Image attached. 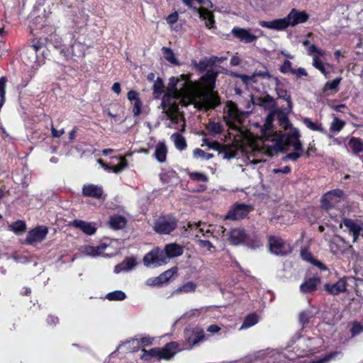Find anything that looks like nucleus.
I'll list each match as a JSON object with an SVG mask.
<instances>
[{"label":"nucleus","mask_w":363,"mask_h":363,"mask_svg":"<svg viewBox=\"0 0 363 363\" xmlns=\"http://www.w3.org/2000/svg\"><path fill=\"white\" fill-rule=\"evenodd\" d=\"M7 79L6 77H0V109L3 106L6 101V86Z\"/></svg>","instance_id":"51"},{"label":"nucleus","mask_w":363,"mask_h":363,"mask_svg":"<svg viewBox=\"0 0 363 363\" xmlns=\"http://www.w3.org/2000/svg\"><path fill=\"white\" fill-rule=\"evenodd\" d=\"M238 110L235 107H230L228 108L226 115L223 116V121L227 125L230 126L238 118Z\"/></svg>","instance_id":"39"},{"label":"nucleus","mask_w":363,"mask_h":363,"mask_svg":"<svg viewBox=\"0 0 363 363\" xmlns=\"http://www.w3.org/2000/svg\"><path fill=\"white\" fill-rule=\"evenodd\" d=\"M325 290L331 294L337 295L341 292H344L347 289L346 281L340 279L333 284H326L325 285Z\"/></svg>","instance_id":"24"},{"label":"nucleus","mask_w":363,"mask_h":363,"mask_svg":"<svg viewBox=\"0 0 363 363\" xmlns=\"http://www.w3.org/2000/svg\"><path fill=\"white\" fill-rule=\"evenodd\" d=\"M220 103V97L214 93H206L202 96L201 105L206 111L215 108Z\"/></svg>","instance_id":"19"},{"label":"nucleus","mask_w":363,"mask_h":363,"mask_svg":"<svg viewBox=\"0 0 363 363\" xmlns=\"http://www.w3.org/2000/svg\"><path fill=\"white\" fill-rule=\"evenodd\" d=\"M189 176L191 180L195 182H207L208 180V177L201 172H191Z\"/></svg>","instance_id":"56"},{"label":"nucleus","mask_w":363,"mask_h":363,"mask_svg":"<svg viewBox=\"0 0 363 363\" xmlns=\"http://www.w3.org/2000/svg\"><path fill=\"white\" fill-rule=\"evenodd\" d=\"M233 37L243 43H252L256 41L259 35H257L250 32V29H246L238 26H235L231 30Z\"/></svg>","instance_id":"13"},{"label":"nucleus","mask_w":363,"mask_h":363,"mask_svg":"<svg viewBox=\"0 0 363 363\" xmlns=\"http://www.w3.org/2000/svg\"><path fill=\"white\" fill-rule=\"evenodd\" d=\"M223 155V159L230 160L235 157V152L230 146L221 144V147L218 150Z\"/></svg>","instance_id":"45"},{"label":"nucleus","mask_w":363,"mask_h":363,"mask_svg":"<svg viewBox=\"0 0 363 363\" xmlns=\"http://www.w3.org/2000/svg\"><path fill=\"white\" fill-rule=\"evenodd\" d=\"M167 147L164 142L160 141L155 147L154 152L155 158L160 163H164L167 160Z\"/></svg>","instance_id":"27"},{"label":"nucleus","mask_w":363,"mask_h":363,"mask_svg":"<svg viewBox=\"0 0 363 363\" xmlns=\"http://www.w3.org/2000/svg\"><path fill=\"white\" fill-rule=\"evenodd\" d=\"M343 224L347 228H348L350 233L352 234L353 238L352 242H357L359 237L362 227L350 218H345L343 220Z\"/></svg>","instance_id":"23"},{"label":"nucleus","mask_w":363,"mask_h":363,"mask_svg":"<svg viewBox=\"0 0 363 363\" xmlns=\"http://www.w3.org/2000/svg\"><path fill=\"white\" fill-rule=\"evenodd\" d=\"M136 260L134 257H126L120 264L116 266L115 270L118 272L121 270H130L136 265Z\"/></svg>","instance_id":"37"},{"label":"nucleus","mask_w":363,"mask_h":363,"mask_svg":"<svg viewBox=\"0 0 363 363\" xmlns=\"http://www.w3.org/2000/svg\"><path fill=\"white\" fill-rule=\"evenodd\" d=\"M301 256L303 260H306L310 263L312 262L314 257L311 252L308 251L306 248H302L301 250Z\"/></svg>","instance_id":"61"},{"label":"nucleus","mask_w":363,"mask_h":363,"mask_svg":"<svg viewBox=\"0 0 363 363\" xmlns=\"http://www.w3.org/2000/svg\"><path fill=\"white\" fill-rule=\"evenodd\" d=\"M127 224L126 218L118 214H114L109 218L108 225L113 230H121L125 227Z\"/></svg>","instance_id":"25"},{"label":"nucleus","mask_w":363,"mask_h":363,"mask_svg":"<svg viewBox=\"0 0 363 363\" xmlns=\"http://www.w3.org/2000/svg\"><path fill=\"white\" fill-rule=\"evenodd\" d=\"M320 281V276L314 274L312 277L304 279L299 286V290L303 294H313L317 291Z\"/></svg>","instance_id":"14"},{"label":"nucleus","mask_w":363,"mask_h":363,"mask_svg":"<svg viewBox=\"0 0 363 363\" xmlns=\"http://www.w3.org/2000/svg\"><path fill=\"white\" fill-rule=\"evenodd\" d=\"M175 99H181L180 97H179V96H177L175 94H170L169 92H166L164 96H162V102H161V106L163 110H165L168 106L171 105L172 104H173L174 102L172 101V100Z\"/></svg>","instance_id":"43"},{"label":"nucleus","mask_w":363,"mask_h":363,"mask_svg":"<svg viewBox=\"0 0 363 363\" xmlns=\"http://www.w3.org/2000/svg\"><path fill=\"white\" fill-rule=\"evenodd\" d=\"M142 352L141 359L144 361H150L152 359L158 360V347L151 348L149 350L143 349Z\"/></svg>","instance_id":"42"},{"label":"nucleus","mask_w":363,"mask_h":363,"mask_svg":"<svg viewBox=\"0 0 363 363\" xmlns=\"http://www.w3.org/2000/svg\"><path fill=\"white\" fill-rule=\"evenodd\" d=\"M70 225L81 230L86 235H94L96 231V228L91 223L82 220L75 219L70 223Z\"/></svg>","instance_id":"22"},{"label":"nucleus","mask_w":363,"mask_h":363,"mask_svg":"<svg viewBox=\"0 0 363 363\" xmlns=\"http://www.w3.org/2000/svg\"><path fill=\"white\" fill-rule=\"evenodd\" d=\"M182 253L183 248L180 245L175 243L168 244L165 246L164 252L155 248L147 253L143 257V262L146 266H161L167 263V258L178 257Z\"/></svg>","instance_id":"2"},{"label":"nucleus","mask_w":363,"mask_h":363,"mask_svg":"<svg viewBox=\"0 0 363 363\" xmlns=\"http://www.w3.org/2000/svg\"><path fill=\"white\" fill-rule=\"evenodd\" d=\"M244 243L252 248H256L261 245L260 240L255 233L252 235L247 234V238Z\"/></svg>","instance_id":"48"},{"label":"nucleus","mask_w":363,"mask_h":363,"mask_svg":"<svg viewBox=\"0 0 363 363\" xmlns=\"http://www.w3.org/2000/svg\"><path fill=\"white\" fill-rule=\"evenodd\" d=\"M268 246L271 253L284 256L292 252L291 245L280 237L271 235L268 238Z\"/></svg>","instance_id":"7"},{"label":"nucleus","mask_w":363,"mask_h":363,"mask_svg":"<svg viewBox=\"0 0 363 363\" xmlns=\"http://www.w3.org/2000/svg\"><path fill=\"white\" fill-rule=\"evenodd\" d=\"M110 160V162L107 163L99 159L98 162L105 170L112 172L116 174L121 172L128 166V161L125 157H112Z\"/></svg>","instance_id":"10"},{"label":"nucleus","mask_w":363,"mask_h":363,"mask_svg":"<svg viewBox=\"0 0 363 363\" xmlns=\"http://www.w3.org/2000/svg\"><path fill=\"white\" fill-rule=\"evenodd\" d=\"M193 153H194V157H203L204 159H206L207 160L213 157V154H212V153H206L203 150H202L201 149H199V148H196L194 150Z\"/></svg>","instance_id":"59"},{"label":"nucleus","mask_w":363,"mask_h":363,"mask_svg":"<svg viewBox=\"0 0 363 363\" xmlns=\"http://www.w3.org/2000/svg\"><path fill=\"white\" fill-rule=\"evenodd\" d=\"M184 337L186 344L192 348L200 342L206 340L203 330L199 327L186 328L184 331Z\"/></svg>","instance_id":"8"},{"label":"nucleus","mask_w":363,"mask_h":363,"mask_svg":"<svg viewBox=\"0 0 363 363\" xmlns=\"http://www.w3.org/2000/svg\"><path fill=\"white\" fill-rule=\"evenodd\" d=\"M345 192L340 189H335L325 193L320 199V207L322 209L329 211L335 208L344 200Z\"/></svg>","instance_id":"5"},{"label":"nucleus","mask_w":363,"mask_h":363,"mask_svg":"<svg viewBox=\"0 0 363 363\" xmlns=\"http://www.w3.org/2000/svg\"><path fill=\"white\" fill-rule=\"evenodd\" d=\"M48 233V229L46 226L38 225L28 232L25 242L30 245L41 242L45 239Z\"/></svg>","instance_id":"12"},{"label":"nucleus","mask_w":363,"mask_h":363,"mask_svg":"<svg viewBox=\"0 0 363 363\" xmlns=\"http://www.w3.org/2000/svg\"><path fill=\"white\" fill-rule=\"evenodd\" d=\"M254 210L252 205L245 203H234L225 216V219L238 220L245 218Z\"/></svg>","instance_id":"9"},{"label":"nucleus","mask_w":363,"mask_h":363,"mask_svg":"<svg viewBox=\"0 0 363 363\" xmlns=\"http://www.w3.org/2000/svg\"><path fill=\"white\" fill-rule=\"evenodd\" d=\"M303 153V151L301 152V151H295L293 152H289L288 154L286 155L284 159L285 160H290L291 161H296L301 156V155Z\"/></svg>","instance_id":"62"},{"label":"nucleus","mask_w":363,"mask_h":363,"mask_svg":"<svg viewBox=\"0 0 363 363\" xmlns=\"http://www.w3.org/2000/svg\"><path fill=\"white\" fill-rule=\"evenodd\" d=\"M178 86H179L178 88L179 97L181 98L182 101L191 100L196 91L195 83L191 80L185 81L178 84Z\"/></svg>","instance_id":"15"},{"label":"nucleus","mask_w":363,"mask_h":363,"mask_svg":"<svg viewBox=\"0 0 363 363\" xmlns=\"http://www.w3.org/2000/svg\"><path fill=\"white\" fill-rule=\"evenodd\" d=\"M276 112V117L278 121L279 126L286 130L291 126L290 121L288 117V114L291 111H288V107L284 111L280 109H274Z\"/></svg>","instance_id":"26"},{"label":"nucleus","mask_w":363,"mask_h":363,"mask_svg":"<svg viewBox=\"0 0 363 363\" xmlns=\"http://www.w3.org/2000/svg\"><path fill=\"white\" fill-rule=\"evenodd\" d=\"M218 72L213 70H208L200 79L201 84L207 89L213 90L216 86V82Z\"/></svg>","instance_id":"20"},{"label":"nucleus","mask_w":363,"mask_h":363,"mask_svg":"<svg viewBox=\"0 0 363 363\" xmlns=\"http://www.w3.org/2000/svg\"><path fill=\"white\" fill-rule=\"evenodd\" d=\"M152 94L155 99H160L164 91V84L162 78L157 77L152 86Z\"/></svg>","instance_id":"34"},{"label":"nucleus","mask_w":363,"mask_h":363,"mask_svg":"<svg viewBox=\"0 0 363 363\" xmlns=\"http://www.w3.org/2000/svg\"><path fill=\"white\" fill-rule=\"evenodd\" d=\"M82 194L84 197L101 199L104 194V189L100 185L85 184L82 186Z\"/></svg>","instance_id":"17"},{"label":"nucleus","mask_w":363,"mask_h":363,"mask_svg":"<svg viewBox=\"0 0 363 363\" xmlns=\"http://www.w3.org/2000/svg\"><path fill=\"white\" fill-rule=\"evenodd\" d=\"M292 74H294L296 78H301L302 77H307L308 72L303 67H298V69H294L292 71Z\"/></svg>","instance_id":"64"},{"label":"nucleus","mask_w":363,"mask_h":363,"mask_svg":"<svg viewBox=\"0 0 363 363\" xmlns=\"http://www.w3.org/2000/svg\"><path fill=\"white\" fill-rule=\"evenodd\" d=\"M182 1L188 7L191 9L195 12L198 13L199 15V18L205 21V25L208 28H213L215 25V18L214 15L212 11H209L206 8L201 7L199 8L197 6H194L193 2L194 0H182Z\"/></svg>","instance_id":"11"},{"label":"nucleus","mask_w":363,"mask_h":363,"mask_svg":"<svg viewBox=\"0 0 363 363\" xmlns=\"http://www.w3.org/2000/svg\"><path fill=\"white\" fill-rule=\"evenodd\" d=\"M259 320L258 315L255 313H250L245 318L240 329H245L250 328L257 323Z\"/></svg>","instance_id":"40"},{"label":"nucleus","mask_w":363,"mask_h":363,"mask_svg":"<svg viewBox=\"0 0 363 363\" xmlns=\"http://www.w3.org/2000/svg\"><path fill=\"white\" fill-rule=\"evenodd\" d=\"M212 59L217 60V57H212L209 60H207L206 57L201 59L199 62L196 60H193L191 61V65L196 68L197 70L200 72H204L206 68L215 63V60H212Z\"/></svg>","instance_id":"29"},{"label":"nucleus","mask_w":363,"mask_h":363,"mask_svg":"<svg viewBox=\"0 0 363 363\" xmlns=\"http://www.w3.org/2000/svg\"><path fill=\"white\" fill-rule=\"evenodd\" d=\"M170 138L174 142L176 148L179 151L184 150L186 148V141L181 133H174L171 135Z\"/></svg>","instance_id":"30"},{"label":"nucleus","mask_w":363,"mask_h":363,"mask_svg":"<svg viewBox=\"0 0 363 363\" xmlns=\"http://www.w3.org/2000/svg\"><path fill=\"white\" fill-rule=\"evenodd\" d=\"M176 272L177 269L173 268L164 272L155 279L153 284L160 286L162 284L167 283Z\"/></svg>","instance_id":"28"},{"label":"nucleus","mask_w":363,"mask_h":363,"mask_svg":"<svg viewBox=\"0 0 363 363\" xmlns=\"http://www.w3.org/2000/svg\"><path fill=\"white\" fill-rule=\"evenodd\" d=\"M82 48V45L79 43L74 42L72 46V55L73 56H81L83 55L84 53L82 52L81 49Z\"/></svg>","instance_id":"60"},{"label":"nucleus","mask_w":363,"mask_h":363,"mask_svg":"<svg viewBox=\"0 0 363 363\" xmlns=\"http://www.w3.org/2000/svg\"><path fill=\"white\" fill-rule=\"evenodd\" d=\"M26 228V223L22 220H17L9 225V230L18 235L25 233Z\"/></svg>","instance_id":"31"},{"label":"nucleus","mask_w":363,"mask_h":363,"mask_svg":"<svg viewBox=\"0 0 363 363\" xmlns=\"http://www.w3.org/2000/svg\"><path fill=\"white\" fill-rule=\"evenodd\" d=\"M177 223L176 218L171 214L161 216L155 220L154 230L159 234L169 235L176 229Z\"/></svg>","instance_id":"6"},{"label":"nucleus","mask_w":363,"mask_h":363,"mask_svg":"<svg viewBox=\"0 0 363 363\" xmlns=\"http://www.w3.org/2000/svg\"><path fill=\"white\" fill-rule=\"evenodd\" d=\"M202 142L203 143L202 146L206 145L208 147L209 149H213L216 151H218L221 147V144L220 143L216 140L211 141L209 138L206 137L203 138Z\"/></svg>","instance_id":"54"},{"label":"nucleus","mask_w":363,"mask_h":363,"mask_svg":"<svg viewBox=\"0 0 363 363\" xmlns=\"http://www.w3.org/2000/svg\"><path fill=\"white\" fill-rule=\"evenodd\" d=\"M348 145L355 155L363 151V140L359 138L352 137L348 142Z\"/></svg>","instance_id":"32"},{"label":"nucleus","mask_w":363,"mask_h":363,"mask_svg":"<svg viewBox=\"0 0 363 363\" xmlns=\"http://www.w3.org/2000/svg\"><path fill=\"white\" fill-rule=\"evenodd\" d=\"M309 15L305 11L292 9L289 13L283 18H277L270 21H261L259 24L264 28L276 30H284L288 27H294L298 24L306 23Z\"/></svg>","instance_id":"1"},{"label":"nucleus","mask_w":363,"mask_h":363,"mask_svg":"<svg viewBox=\"0 0 363 363\" xmlns=\"http://www.w3.org/2000/svg\"><path fill=\"white\" fill-rule=\"evenodd\" d=\"M256 104L263 106L264 108L274 109L275 101L272 96L267 94L264 97L259 98Z\"/></svg>","instance_id":"38"},{"label":"nucleus","mask_w":363,"mask_h":363,"mask_svg":"<svg viewBox=\"0 0 363 363\" xmlns=\"http://www.w3.org/2000/svg\"><path fill=\"white\" fill-rule=\"evenodd\" d=\"M162 53L164 55V57L167 61H168L169 62H170L171 64L174 65H180L179 60L175 57V55L171 48H167V47H163L162 48Z\"/></svg>","instance_id":"41"},{"label":"nucleus","mask_w":363,"mask_h":363,"mask_svg":"<svg viewBox=\"0 0 363 363\" xmlns=\"http://www.w3.org/2000/svg\"><path fill=\"white\" fill-rule=\"evenodd\" d=\"M313 65L318 69L323 75L327 77L329 72L326 70L325 66L328 67H331L332 65L329 63H326L325 65L317 57H313Z\"/></svg>","instance_id":"44"},{"label":"nucleus","mask_w":363,"mask_h":363,"mask_svg":"<svg viewBox=\"0 0 363 363\" xmlns=\"http://www.w3.org/2000/svg\"><path fill=\"white\" fill-rule=\"evenodd\" d=\"M342 81V77H337L336 79L328 81L325 84V89L330 91H335L338 90V86Z\"/></svg>","instance_id":"53"},{"label":"nucleus","mask_w":363,"mask_h":363,"mask_svg":"<svg viewBox=\"0 0 363 363\" xmlns=\"http://www.w3.org/2000/svg\"><path fill=\"white\" fill-rule=\"evenodd\" d=\"M345 125V122L335 117L330 126V131L332 133H339Z\"/></svg>","instance_id":"49"},{"label":"nucleus","mask_w":363,"mask_h":363,"mask_svg":"<svg viewBox=\"0 0 363 363\" xmlns=\"http://www.w3.org/2000/svg\"><path fill=\"white\" fill-rule=\"evenodd\" d=\"M294 68L291 61L286 60L279 67V71L283 74L292 73Z\"/></svg>","instance_id":"57"},{"label":"nucleus","mask_w":363,"mask_h":363,"mask_svg":"<svg viewBox=\"0 0 363 363\" xmlns=\"http://www.w3.org/2000/svg\"><path fill=\"white\" fill-rule=\"evenodd\" d=\"M206 129L208 133L215 137L217 135H220L223 133V125L220 122L209 121L206 126Z\"/></svg>","instance_id":"33"},{"label":"nucleus","mask_w":363,"mask_h":363,"mask_svg":"<svg viewBox=\"0 0 363 363\" xmlns=\"http://www.w3.org/2000/svg\"><path fill=\"white\" fill-rule=\"evenodd\" d=\"M301 135L297 128H293L287 133L273 136L271 141L274 143L272 149L275 152H284L292 147L295 151L303 152V145L300 141Z\"/></svg>","instance_id":"3"},{"label":"nucleus","mask_w":363,"mask_h":363,"mask_svg":"<svg viewBox=\"0 0 363 363\" xmlns=\"http://www.w3.org/2000/svg\"><path fill=\"white\" fill-rule=\"evenodd\" d=\"M138 344V347L140 346L145 347V346H149L152 344V339L150 337H141L140 340H136Z\"/></svg>","instance_id":"63"},{"label":"nucleus","mask_w":363,"mask_h":363,"mask_svg":"<svg viewBox=\"0 0 363 363\" xmlns=\"http://www.w3.org/2000/svg\"><path fill=\"white\" fill-rule=\"evenodd\" d=\"M197 286L193 281H188L180 286L177 290V293H191L196 291Z\"/></svg>","instance_id":"47"},{"label":"nucleus","mask_w":363,"mask_h":363,"mask_svg":"<svg viewBox=\"0 0 363 363\" xmlns=\"http://www.w3.org/2000/svg\"><path fill=\"white\" fill-rule=\"evenodd\" d=\"M106 297L109 301H123L126 298V294L122 291L117 290L107 294Z\"/></svg>","instance_id":"50"},{"label":"nucleus","mask_w":363,"mask_h":363,"mask_svg":"<svg viewBox=\"0 0 363 363\" xmlns=\"http://www.w3.org/2000/svg\"><path fill=\"white\" fill-rule=\"evenodd\" d=\"M276 117V112H274V109L271 111L265 118V123L262 128V134L263 137L267 140H271L273 138V136L276 135H271L268 133V132L274 130V125L273 122Z\"/></svg>","instance_id":"18"},{"label":"nucleus","mask_w":363,"mask_h":363,"mask_svg":"<svg viewBox=\"0 0 363 363\" xmlns=\"http://www.w3.org/2000/svg\"><path fill=\"white\" fill-rule=\"evenodd\" d=\"M362 331H363V325H362L358 321H354L352 323V326L350 329L352 337H354L356 335L360 334Z\"/></svg>","instance_id":"55"},{"label":"nucleus","mask_w":363,"mask_h":363,"mask_svg":"<svg viewBox=\"0 0 363 363\" xmlns=\"http://www.w3.org/2000/svg\"><path fill=\"white\" fill-rule=\"evenodd\" d=\"M313 318V315L311 311H303L299 313L298 320L301 324L302 328H304L306 325L309 323L311 319Z\"/></svg>","instance_id":"52"},{"label":"nucleus","mask_w":363,"mask_h":363,"mask_svg":"<svg viewBox=\"0 0 363 363\" xmlns=\"http://www.w3.org/2000/svg\"><path fill=\"white\" fill-rule=\"evenodd\" d=\"M178 84L179 80L175 77H172L169 79L168 86L167 87V92H169L172 94H175L177 96H179V90H178Z\"/></svg>","instance_id":"46"},{"label":"nucleus","mask_w":363,"mask_h":363,"mask_svg":"<svg viewBox=\"0 0 363 363\" xmlns=\"http://www.w3.org/2000/svg\"><path fill=\"white\" fill-rule=\"evenodd\" d=\"M303 124L310 130L313 131H318L323 134H326L327 131L323 128L322 123L318 122H313L309 118H305L303 120Z\"/></svg>","instance_id":"35"},{"label":"nucleus","mask_w":363,"mask_h":363,"mask_svg":"<svg viewBox=\"0 0 363 363\" xmlns=\"http://www.w3.org/2000/svg\"><path fill=\"white\" fill-rule=\"evenodd\" d=\"M249 359L255 363H286V355L274 350H259L250 354Z\"/></svg>","instance_id":"4"},{"label":"nucleus","mask_w":363,"mask_h":363,"mask_svg":"<svg viewBox=\"0 0 363 363\" xmlns=\"http://www.w3.org/2000/svg\"><path fill=\"white\" fill-rule=\"evenodd\" d=\"M179 350V344L177 342H168L163 347H158V360H169Z\"/></svg>","instance_id":"16"},{"label":"nucleus","mask_w":363,"mask_h":363,"mask_svg":"<svg viewBox=\"0 0 363 363\" xmlns=\"http://www.w3.org/2000/svg\"><path fill=\"white\" fill-rule=\"evenodd\" d=\"M133 101L134 104L133 108V113L134 116H138L142 113L143 103L140 98Z\"/></svg>","instance_id":"58"},{"label":"nucleus","mask_w":363,"mask_h":363,"mask_svg":"<svg viewBox=\"0 0 363 363\" xmlns=\"http://www.w3.org/2000/svg\"><path fill=\"white\" fill-rule=\"evenodd\" d=\"M277 94L279 98L285 100L287 102L288 111H291L293 102L291 96L286 89L281 87H276Z\"/></svg>","instance_id":"36"},{"label":"nucleus","mask_w":363,"mask_h":363,"mask_svg":"<svg viewBox=\"0 0 363 363\" xmlns=\"http://www.w3.org/2000/svg\"><path fill=\"white\" fill-rule=\"evenodd\" d=\"M247 238L245 229L242 228H234L230 232L229 240L230 242L234 245H238L244 244L245 240Z\"/></svg>","instance_id":"21"}]
</instances>
